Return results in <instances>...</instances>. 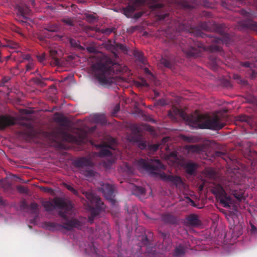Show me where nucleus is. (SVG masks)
Listing matches in <instances>:
<instances>
[{"instance_id": "nucleus-4", "label": "nucleus", "mask_w": 257, "mask_h": 257, "mask_svg": "<svg viewBox=\"0 0 257 257\" xmlns=\"http://www.w3.org/2000/svg\"><path fill=\"white\" fill-rule=\"evenodd\" d=\"M191 33L194 34L197 37L204 38L207 35L203 33L202 30L206 32H215L220 34L218 37L209 35L211 41L214 44L209 46V49L212 52H220L222 48L220 46V44H225L227 45L230 42L229 35L225 33L223 30L222 26L218 25L213 21L200 22L198 24V27L190 28Z\"/></svg>"}, {"instance_id": "nucleus-17", "label": "nucleus", "mask_w": 257, "mask_h": 257, "mask_svg": "<svg viewBox=\"0 0 257 257\" xmlns=\"http://www.w3.org/2000/svg\"><path fill=\"white\" fill-rule=\"evenodd\" d=\"M96 147L97 148L100 149L98 155L101 157L111 156L112 153L109 150V149H114L111 145L106 144H99L96 145Z\"/></svg>"}, {"instance_id": "nucleus-13", "label": "nucleus", "mask_w": 257, "mask_h": 257, "mask_svg": "<svg viewBox=\"0 0 257 257\" xmlns=\"http://www.w3.org/2000/svg\"><path fill=\"white\" fill-rule=\"evenodd\" d=\"M16 9L18 11L17 20L22 24L26 23L25 20H27L28 16L31 13L30 8L24 3H21L17 4L16 6Z\"/></svg>"}, {"instance_id": "nucleus-35", "label": "nucleus", "mask_w": 257, "mask_h": 257, "mask_svg": "<svg viewBox=\"0 0 257 257\" xmlns=\"http://www.w3.org/2000/svg\"><path fill=\"white\" fill-rule=\"evenodd\" d=\"M29 208L33 214H38V205L35 202H32L29 206Z\"/></svg>"}, {"instance_id": "nucleus-43", "label": "nucleus", "mask_w": 257, "mask_h": 257, "mask_svg": "<svg viewBox=\"0 0 257 257\" xmlns=\"http://www.w3.org/2000/svg\"><path fill=\"white\" fill-rule=\"evenodd\" d=\"M116 46L117 49L121 50L122 51H123L124 53H127V52L128 51L126 47L123 44L118 43V44H116Z\"/></svg>"}, {"instance_id": "nucleus-53", "label": "nucleus", "mask_w": 257, "mask_h": 257, "mask_svg": "<svg viewBox=\"0 0 257 257\" xmlns=\"http://www.w3.org/2000/svg\"><path fill=\"white\" fill-rule=\"evenodd\" d=\"M241 66L246 67V68H250L251 67V64L249 62H241Z\"/></svg>"}, {"instance_id": "nucleus-40", "label": "nucleus", "mask_w": 257, "mask_h": 257, "mask_svg": "<svg viewBox=\"0 0 257 257\" xmlns=\"http://www.w3.org/2000/svg\"><path fill=\"white\" fill-rule=\"evenodd\" d=\"M65 187L70 191H71L72 193H73L74 195L78 196V191L75 189L72 186H71L70 185L65 184Z\"/></svg>"}, {"instance_id": "nucleus-30", "label": "nucleus", "mask_w": 257, "mask_h": 257, "mask_svg": "<svg viewBox=\"0 0 257 257\" xmlns=\"http://www.w3.org/2000/svg\"><path fill=\"white\" fill-rule=\"evenodd\" d=\"M0 47H9L11 49H17L19 47L18 43L13 42L11 40H8L6 41V43L3 45L0 42Z\"/></svg>"}, {"instance_id": "nucleus-34", "label": "nucleus", "mask_w": 257, "mask_h": 257, "mask_svg": "<svg viewBox=\"0 0 257 257\" xmlns=\"http://www.w3.org/2000/svg\"><path fill=\"white\" fill-rule=\"evenodd\" d=\"M18 192L22 194H28L29 192V189L23 185H19L17 187Z\"/></svg>"}, {"instance_id": "nucleus-5", "label": "nucleus", "mask_w": 257, "mask_h": 257, "mask_svg": "<svg viewBox=\"0 0 257 257\" xmlns=\"http://www.w3.org/2000/svg\"><path fill=\"white\" fill-rule=\"evenodd\" d=\"M137 165L139 169L146 171L152 176L158 175L161 179L177 188H182L184 186V183L180 176L168 175L161 172V170L165 169V167L159 160H151L148 162L140 159L137 161Z\"/></svg>"}, {"instance_id": "nucleus-15", "label": "nucleus", "mask_w": 257, "mask_h": 257, "mask_svg": "<svg viewBox=\"0 0 257 257\" xmlns=\"http://www.w3.org/2000/svg\"><path fill=\"white\" fill-rule=\"evenodd\" d=\"M17 123V119L9 115L0 116V130H3L7 127Z\"/></svg>"}, {"instance_id": "nucleus-24", "label": "nucleus", "mask_w": 257, "mask_h": 257, "mask_svg": "<svg viewBox=\"0 0 257 257\" xmlns=\"http://www.w3.org/2000/svg\"><path fill=\"white\" fill-rule=\"evenodd\" d=\"M49 53L50 56L53 59V61L52 62L53 64L56 66H59L61 65L60 60L58 58V52L57 51L53 49L52 48H50L49 49Z\"/></svg>"}, {"instance_id": "nucleus-42", "label": "nucleus", "mask_w": 257, "mask_h": 257, "mask_svg": "<svg viewBox=\"0 0 257 257\" xmlns=\"http://www.w3.org/2000/svg\"><path fill=\"white\" fill-rule=\"evenodd\" d=\"M69 42H70L71 45L73 47H75V48H80L81 47V46L80 45L78 42L76 40H75V39H73L72 38L70 39Z\"/></svg>"}, {"instance_id": "nucleus-32", "label": "nucleus", "mask_w": 257, "mask_h": 257, "mask_svg": "<svg viewBox=\"0 0 257 257\" xmlns=\"http://www.w3.org/2000/svg\"><path fill=\"white\" fill-rule=\"evenodd\" d=\"M205 174L206 177L213 179L216 176L215 172L212 169H207L205 170Z\"/></svg>"}, {"instance_id": "nucleus-20", "label": "nucleus", "mask_w": 257, "mask_h": 257, "mask_svg": "<svg viewBox=\"0 0 257 257\" xmlns=\"http://www.w3.org/2000/svg\"><path fill=\"white\" fill-rule=\"evenodd\" d=\"M187 249L188 247L186 245L179 244L175 247L173 255L176 257H180L185 254Z\"/></svg>"}, {"instance_id": "nucleus-14", "label": "nucleus", "mask_w": 257, "mask_h": 257, "mask_svg": "<svg viewBox=\"0 0 257 257\" xmlns=\"http://www.w3.org/2000/svg\"><path fill=\"white\" fill-rule=\"evenodd\" d=\"M105 198L109 200L112 205L115 203L114 197V186L107 183L103 184L100 188Z\"/></svg>"}, {"instance_id": "nucleus-58", "label": "nucleus", "mask_w": 257, "mask_h": 257, "mask_svg": "<svg viewBox=\"0 0 257 257\" xmlns=\"http://www.w3.org/2000/svg\"><path fill=\"white\" fill-rule=\"evenodd\" d=\"M44 189L46 192H49L50 193H51L53 192V189L51 188L46 187V188H44Z\"/></svg>"}, {"instance_id": "nucleus-31", "label": "nucleus", "mask_w": 257, "mask_h": 257, "mask_svg": "<svg viewBox=\"0 0 257 257\" xmlns=\"http://www.w3.org/2000/svg\"><path fill=\"white\" fill-rule=\"evenodd\" d=\"M237 120L241 122H245L248 124H250L253 121L252 118L250 116L246 115H240L237 117Z\"/></svg>"}, {"instance_id": "nucleus-64", "label": "nucleus", "mask_w": 257, "mask_h": 257, "mask_svg": "<svg viewBox=\"0 0 257 257\" xmlns=\"http://www.w3.org/2000/svg\"><path fill=\"white\" fill-rule=\"evenodd\" d=\"M222 6L224 7H226L227 9H229L228 7H227L226 3L225 2H222Z\"/></svg>"}, {"instance_id": "nucleus-23", "label": "nucleus", "mask_w": 257, "mask_h": 257, "mask_svg": "<svg viewBox=\"0 0 257 257\" xmlns=\"http://www.w3.org/2000/svg\"><path fill=\"white\" fill-rule=\"evenodd\" d=\"M197 168V165L195 163L188 162L184 165L185 171L189 175H193Z\"/></svg>"}, {"instance_id": "nucleus-11", "label": "nucleus", "mask_w": 257, "mask_h": 257, "mask_svg": "<svg viewBox=\"0 0 257 257\" xmlns=\"http://www.w3.org/2000/svg\"><path fill=\"white\" fill-rule=\"evenodd\" d=\"M74 166L80 169L81 172L87 177H93L95 172L93 170L88 168L92 167L93 164L90 159L86 157L80 158L74 162Z\"/></svg>"}, {"instance_id": "nucleus-63", "label": "nucleus", "mask_w": 257, "mask_h": 257, "mask_svg": "<svg viewBox=\"0 0 257 257\" xmlns=\"http://www.w3.org/2000/svg\"><path fill=\"white\" fill-rule=\"evenodd\" d=\"M188 199H189L190 202L191 203L192 205L193 206H195V203L194 201L189 198H188Z\"/></svg>"}, {"instance_id": "nucleus-6", "label": "nucleus", "mask_w": 257, "mask_h": 257, "mask_svg": "<svg viewBox=\"0 0 257 257\" xmlns=\"http://www.w3.org/2000/svg\"><path fill=\"white\" fill-rule=\"evenodd\" d=\"M115 64L111 59L104 57L93 64L90 70L101 85H108L112 82L108 75L114 71Z\"/></svg>"}, {"instance_id": "nucleus-18", "label": "nucleus", "mask_w": 257, "mask_h": 257, "mask_svg": "<svg viewBox=\"0 0 257 257\" xmlns=\"http://www.w3.org/2000/svg\"><path fill=\"white\" fill-rule=\"evenodd\" d=\"M11 55L15 60L19 61L20 63H23L25 60H27L28 62L30 61H33L30 54H24L19 51L13 52Z\"/></svg>"}, {"instance_id": "nucleus-39", "label": "nucleus", "mask_w": 257, "mask_h": 257, "mask_svg": "<svg viewBox=\"0 0 257 257\" xmlns=\"http://www.w3.org/2000/svg\"><path fill=\"white\" fill-rule=\"evenodd\" d=\"M233 78L234 79L236 80L238 83L245 84L246 83V81L245 80L241 79L240 76L238 74H234Z\"/></svg>"}, {"instance_id": "nucleus-27", "label": "nucleus", "mask_w": 257, "mask_h": 257, "mask_svg": "<svg viewBox=\"0 0 257 257\" xmlns=\"http://www.w3.org/2000/svg\"><path fill=\"white\" fill-rule=\"evenodd\" d=\"M136 5L134 4L129 5L123 9L124 14L127 17H130L136 10Z\"/></svg>"}, {"instance_id": "nucleus-54", "label": "nucleus", "mask_w": 257, "mask_h": 257, "mask_svg": "<svg viewBox=\"0 0 257 257\" xmlns=\"http://www.w3.org/2000/svg\"><path fill=\"white\" fill-rule=\"evenodd\" d=\"M38 59L40 62H43L45 59V55L42 54L37 56Z\"/></svg>"}, {"instance_id": "nucleus-51", "label": "nucleus", "mask_w": 257, "mask_h": 257, "mask_svg": "<svg viewBox=\"0 0 257 257\" xmlns=\"http://www.w3.org/2000/svg\"><path fill=\"white\" fill-rule=\"evenodd\" d=\"M251 228H250V232L252 234H255L257 232L256 228V227L253 225L252 224H250Z\"/></svg>"}, {"instance_id": "nucleus-8", "label": "nucleus", "mask_w": 257, "mask_h": 257, "mask_svg": "<svg viewBox=\"0 0 257 257\" xmlns=\"http://www.w3.org/2000/svg\"><path fill=\"white\" fill-rule=\"evenodd\" d=\"M83 194L88 200V208L91 213L88 217V221L92 224L94 218L97 216L101 211L105 209V205L101 201L100 198L95 194L90 191H83Z\"/></svg>"}, {"instance_id": "nucleus-12", "label": "nucleus", "mask_w": 257, "mask_h": 257, "mask_svg": "<svg viewBox=\"0 0 257 257\" xmlns=\"http://www.w3.org/2000/svg\"><path fill=\"white\" fill-rule=\"evenodd\" d=\"M153 233L149 231L147 234L143 235L141 237V245L140 247V252L145 251L149 255H153L155 254V251L153 250Z\"/></svg>"}, {"instance_id": "nucleus-2", "label": "nucleus", "mask_w": 257, "mask_h": 257, "mask_svg": "<svg viewBox=\"0 0 257 257\" xmlns=\"http://www.w3.org/2000/svg\"><path fill=\"white\" fill-rule=\"evenodd\" d=\"M168 115L174 119L176 118V116H180L185 120L189 125L196 128L218 131L223 128L225 125V123L222 122L218 116L210 118L203 114L188 115L182 109L175 106L168 112Z\"/></svg>"}, {"instance_id": "nucleus-52", "label": "nucleus", "mask_w": 257, "mask_h": 257, "mask_svg": "<svg viewBox=\"0 0 257 257\" xmlns=\"http://www.w3.org/2000/svg\"><path fill=\"white\" fill-rule=\"evenodd\" d=\"M169 16V14L166 13V14H162V15H160L158 16V17H159V19L160 20H164L166 18L168 17Z\"/></svg>"}, {"instance_id": "nucleus-19", "label": "nucleus", "mask_w": 257, "mask_h": 257, "mask_svg": "<svg viewBox=\"0 0 257 257\" xmlns=\"http://www.w3.org/2000/svg\"><path fill=\"white\" fill-rule=\"evenodd\" d=\"M54 120L61 126L68 127L69 125L70 121L66 117H64L61 114H59L58 113H56L55 114Z\"/></svg>"}, {"instance_id": "nucleus-9", "label": "nucleus", "mask_w": 257, "mask_h": 257, "mask_svg": "<svg viewBox=\"0 0 257 257\" xmlns=\"http://www.w3.org/2000/svg\"><path fill=\"white\" fill-rule=\"evenodd\" d=\"M57 133L61 136L62 140L66 142L81 145L88 141V134L84 130H79L77 137L69 134L62 128L58 130Z\"/></svg>"}, {"instance_id": "nucleus-62", "label": "nucleus", "mask_w": 257, "mask_h": 257, "mask_svg": "<svg viewBox=\"0 0 257 257\" xmlns=\"http://www.w3.org/2000/svg\"><path fill=\"white\" fill-rule=\"evenodd\" d=\"M5 204V201L3 200L2 197L0 196V204L4 205Z\"/></svg>"}, {"instance_id": "nucleus-22", "label": "nucleus", "mask_w": 257, "mask_h": 257, "mask_svg": "<svg viewBox=\"0 0 257 257\" xmlns=\"http://www.w3.org/2000/svg\"><path fill=\"white\" fill-rule=\"evenodd\" d=\"M162 220L166 223L175 224L177 222V218L171 214H165L162 216Z\"/></svg>"}, {"instance_id": "nucleus-28", "label": "nucleus", "mask_w": 257, "mask_h": 257, "mask_svg": "<svg viewBox=\"0 0 257 257\" xmlns=\"http://www.w3.org/2000/svg\"><path fill=\"white\" fill-rule=\"evenodd\" d=\"M133 194L135 195L140 196H144L145 194V189L141 186H134L132 190Z\"/></svg>"}, {"instance_id": "nucleus-10", "label": "nucleus", "mask_w": 257, "mask_h": 257, "mask_svg": "<svg viewBox=\"0 0 257 257\" xmlns=\"http://www.w3.org/2000/svg\"><path fill=\"white\" fill-rule=\"evenodd\" d=\"M240 14L245 18V20L239 21L238 25L239 28L243 30L248 29L257 31V22L252 20L254 17L253 13L252 11L248 12L242 10L240 11Z\"/></svg>"}, {"instance_id": "nucleus-59", "label": "nucleus", "mask_w": 257, "mask_h": 257, "mask_svg": "<svg viewBox=\"0 0 257 257\" xmlns=\"http://www.w3.org/2000/svg\"><path fill=\"white\" fill-rule=\"evenodd\" d=\"M119 108H120V107H119V104L116 105L115 106V108H114V110H113V111H114V113H117V112H118V111H119Z\"/></svg>"}, {"instance_id": "nucleus-46", "label": "nucleus", "mask_w": 257, "mask_h": 257, "mask_svg": "<svg viewBox=\"0 0 257 257\" xmlns=\"http://www.w3.org/2000/svg\"><path fill=\"white\" fill-rule=\"evenodd\" d=\"M181 5L183 7L186 9H191L193 7L186 1H182L181 2Z\"/></svg>"}, {"instance_id": "nucleus-1", "label": "nucleus", "mask_w": 257, "mask_h": 257, "mask_svg": "<svg viewBox=\"0 0 257 257\" xmlns=\"http://www.w3.org/2000/svg\"><path fill=\"white\" fill-rule=\"evenodd\" d=\"M228 177V181L225 183L224 187L220 184H215L211 189L212 193L216 196L220 203L226 208L229 207L232 203V199L227 195L226 191L239 201L244 199V191L238 189L237 185L242 184L245 178L238 172H232Z\"/></svg>"}, {"instance_id": "nucleus-38", "label": "nucleus", "mask_w": 257, "mask_h": 257, "mask_svg": "<svg viewBox=\"0 0 257 257\" xmlns=\"http://www.w3.org/2000/svg\"><path fill=\"white\" fill-rule=\"evenodd\" d=\"M35 64L33 61H30L26 65V71L29 72L34 69Z\"/></svg>"}, {"instance_id": "nucleus-49", "label": "nucleus", "mask_w": 257, "mask_h": 257, "mask_svg": "<svg viewBox=\"0 0 257 257\" xmlns=\"http://www.w3.org/2000/svg\"><path fill=\"white\" fill-rule=\"evenodd\" d=\"M112 31H113L112 29H110V28H106V29H102L101 30V32L102 33L105 34L106 35L110 34V33H111L112 32Z\"/></svg>"}, {"instance_id": "nucleus-44", "label": "nucleus", "mask_w": 257, "mask_h": 257, "mask_svg": "<svg viewBox=\"0 0 257 257\" xmlns=\"http://www.w3.org/2000/svg\"><path fill=\"white\" fill-rule=\"evenodd\" d=\"M10 80L9 77H4L1 81V83L0 84V91H1V88L5 87V84L7 83Z\"/></svg>"}, {"instance_id": "nucleus-33", "label": "nucleus", "mask_w": 257, "mask_h": 257, "mask_svg": "<svg viewBox=\"0 0 257 257\" xmlns=\"http://www.w3.org/2000/svg\"><path fill=\"white\" fill-rule=\"evenodd\" d=\"M161 237L163 239V241H166L169 244L170 242V234L168 232H160Z\"/></svg>"}, {"instance_id": "nucleus-48", "label": "nucleus", "mask_w": 257, "mask_h": 257, "mask_svg": "<svg viewBox=\"0 0 257 257\" xmlns=\"http://www.w3.org/2000/svg\"><path fill=\"white\" fill-rule=\"evenodd\" d=\"M159 147V145L158 144H153L149 146V149L153 152H155L158 150Z\"/></svg>"}, {"instance_id": "nucleus-41", "label": "nucleus", "mask_w": 257, "mask_h": 257, "mask_svg": "<svg viewBox=\"0 0 257 257\" xmlns=\"http://www.w3.org/2000/svg\"><path fill=\"white\" fill-rule=\"evenodd\" d=\"M46 29L50 32H57L59 30V27L56 25H52L48 26Z\"/></svg>"}, {"instance_id": "nucleus-45", "label": "nucleus", "mask_w": 257, "mask_h": 257, "mask_svg": "<svg viewBox=\"0 0 257 257\" xmlns=\"http://www.w3.org/2000/svg\"><path fill=\"white\" fill-rule=\"evenodd\" d=\"M62 22L66 25L72 26H73V21L71 18H65L62 20Z\"/></svg>"}, {"instance_id": "nucleus-3", "label": "nucleus", "mask_w": 257, "mask_h": 257, "mask_svg": "<svg viewBox=\"0 0 257 257\" xmlns=\"http://www.w3.org/2000/svg\"><path fill=\"white\" fill-rule=\"evenodd\" d=\"M43 206L47 211H53L55 208L61 209L59 211L58 214L65 221L62 223V224L54 222H48L47 226L53 229L60 230L62 228H64L69 231L74 228H79L81 226L80 221L75 218L69 219L66 214L71 211L72 209L73 206L70 201H66L62 198L55 197L52 201H47L43 202Z\"/></svg>"}, {"instance_id": "nucleus-56", "label": "nucleus", "mask_w": 257, "mask_h": 257, "mask_svg": "<svg viewBox=\"0 0 257 257\" xmlns=\"http://www.w3.org/2000/svg\"><path fill=\"white\" fill-rule=\"evenodd\" d=\"M87 50L90 53H95L96 52V49L93 47H88Z\"/></svg>"}, {"instance_id": "nucleus-47", "label": "nucleus", "mask_w": 257, "mask_h": 257, "mask_svg": "<svg viewBox=\"0 0 257 257\" xmlns=\"http://www.w3.org/2000/svg\"><path fill=\"white\" fill-rule=\"evenodd\" d=\"M86 20L89 22H93L96 20V18L94 16L91 14H88L86 16Z\"/></svg>"}, {"instance_id": "nucleus-16", "label": "nucleus", "mask_w": 257, "mask_h": 257, "mask_svg": "<svg viewBox=\"0 0 257 257\" xmlns=\"http://www.w3.org/2000/svg\"><path fill=\"white\" fill-rule=\"evenodd\" d=\"M26 126V130L21 133L23 137L27 141L33 139L35 136V133L33 126L27 123L23 124Z\"/></svg>"}, {"instance_id": "nucleus-25", "label": "nucleus", "mask_w": 257, "mask_h": 257, "mask_svg": "<svg viewBox=\"0 0 257 257\" xmlns=\"http://www.w3.org/2000/svg\"><path fill=\"white\" fill-rule=\"evenodd\" d=\"M91 120L95 123H99L102 124H104L106 123L105 117L103 114H93L91 116Z\"/></svg>"}, {"instance_id": "nucleus-21", "label": "nucleus", "mask_w": 257, "mask_h": 257, "mask_svg": "<svg viewBox=\"0 0 257 257\" xmlns=\"http://www.w3.org/2000/svg\"><path fill=\"white\" fill-rule=\"evenodd\" d=\"M186 220L187 224L192 226H197L200 224L198 216L194 214L189 215L187 217Z\"/></svg>"}, {"instance_id": "nucleus-29", "label": "nucleus", "mask_w": 257, "mask_h": 257, "mask_svg": "<svg viewBox=\"0 0 257 257\" xmlns=\"http://www.w3.org/2000/svg\"><path fill=\"white\" fill-rule=\"evenodd\" d=\"M186 149L189 152L200 153L202 151L203 147L199 145H188L186 146Z\"/></svg>"}, {"instance_id": "nucleus-60", "label": "nucleus", "mask_w": 257, "mask_h": 257, "mask_svg": "<svg viewBox=\"0 0 257 257\" xmlns=\"http://www.w3.org/2000/svg\"><path fill=\"white\" fill-rule=\"evenodd\" d=\"M142 14L141 13H138L137 14H136L135 15V18L136 19H138L140 18L142 16Z\"/></svg>"}, {"instance_id": "nucleus-26", "label": "nucleus", "mask_w": 257, "mask_h": 257, "mask_svg": "<svg viewBox=\"0 0 257 257\" xmlns=\"http://www.w3.org/2000/svg\"><path fill=\"white\" fill-rule=\"evenodd\" d=\"M131 141L138 143V147L141 150H144L147 147L146 142L141 140V136L139 135H136L132 137Z\"/></svg>"}, {"instance_id": "nucleus-50", "label": "nucleus", "mask_w": 257, "mask_h": 257, "mask_svg": "<svg viewBox=\"0 0 257 257\" xmlns=\"http://www.w3.org/2000/svg\"><path fill=\"white\" fill-rule=\"evenodd\" d=\"M215 155L216 157H223L225 155V154L223 152L216 151L215 153Z\"/></svg>"}, {"instance_id": "nucleus-61", "label": "nucleus", "mask_w": 257, "mask_h": 257, "mask_svg": "<svg viewBox=\"0 0 257 257\" xmlns=\"http://www.w3.org/2000/svg\"><path fill=\"white\" fill-rule=\"evenodd\" d=\"M113 62L115 64L113 66L114 71H113V72H111V73L108 75V77H109L110 78V77H109V75H111V74H112V73H114V72H115V70H117V69H115H115H114V68H115V67L117 66V64H116V63L114 62V61H113Z\"/></svg>"}, {"instance_id": "nucleus-7", "label": "nucleus", "mask_w": 257, "mask_h": 257, "mask_svg": "<svg viewBox=\"0 0 257 257\" xmlns=\"http://www.w3.org/2000/svg\"><path fill=\"white\" fill-rule=\"evenodd\" d=\"M179 45L184 53L189 57H198L201 52L206 49L202 43L191 38L182 39Z\"/></svg>"}, {"instance_id": "nucleus-57", "label": "nucleus", "mask_w": 257, "mask_h": 257, "mask_svg": "<svg viewBox=\"0 0 257 257\" xmlns=\"http://www.w3.org/2000/svg\"><path fill=\"white\" fill-rule=\"evenodd\" d=\"M257 73L254 70H252L251 74H250V77L251 79H254L256 77Z\"/></svg>"}, {"instance_id": "nucleus-55", "label": "nucleus", "mask_w": 257, "mask_h": 257, "mask_svg": "<svg viewBox=\"0 0 257 257\" xmlns=\"http://www.w3.org/2000/svg\"><path fill=\"white\" fill-rule=\"evenodd\" d=\"M187 140L189 142H197L198 141L196 137H191L187 138Z\"/></svg>"}, {"instance_id": "nucleus-37", "label": "nucleus", "mask_w": 257, "mask_h": 257, "mask_svg": "<svg viewBox=\"0 0 257 257\" xmlns=\"http://www.w3.org/2000/svg\"><path fill=\"white\" fill-rule=\"evenodd\" d=\"M10 187L11 185L10 183L3 179H0V187L4 189H8L10 188Z\"/></svg>"}, {"instance_id": "nucleus-36", "label": "nucleus", "mask_w": 257, "mask_h": 257, "mask_svg": "<svg viewBox=\"0 0 257 257\" xmlns=\"http://www.w3.org/2000/svg\"><path fill=\"white\" fill-rule=\"evenodd\" d=\"M160 63L167 68H171L172 63L171 61L166 58H162L160 60Z\"/></svg>"}]
</instances>
